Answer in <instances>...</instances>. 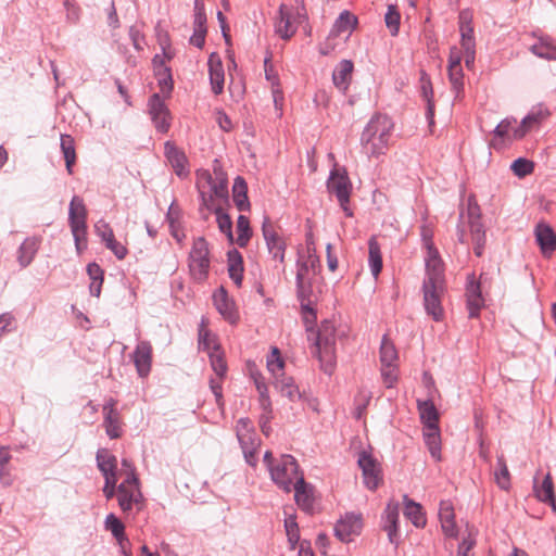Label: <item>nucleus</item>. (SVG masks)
Here are the masks:
<instances>
[{"instance_id":"obj_11","label":"nucleus","mask_w":556,"mask_h":556,"mask_svg":"<svg viewBox=\"0 0 556 556\" xmlns=\"http://www.w3.org/2000/svg\"><path fill=\"white\" fill-rule=\"evenodd\" d=\"M262 232L271 258L283 265L287 245L283 238L279 236L267 216L264 217Z\"/></svg>"},{"instance_id":"obj_20","label":"nucleus","mask_w":556,"mask_h":556,"mask_svg":"<svg viewBox=\"0 0 556 556\" xmlns=\"http://www.w3.org/2000/svg\"><path fill=\"white\" fill-rule=\"evenodd\" d=\"M213 302L218 313L230 324H235L238 319V313L235 303L229 299L227 291L220 287L213 294Z\"/></svg>"},{"instance_id":"obj_63","label":"nucleus","mask_w":556,"mask_h":556,"mask_svg":"<svg viewBox=\"0 0 556 556\" xmlns=\"http://www.w3.org/2000/svg\"><path fill=\"white\" fill-rule=\"evenodd\" d=\"M240 445H241L245 462L250 466L255 467L257 465L256 454H257V450L260 447V442H252L251 446H247V444L245 445L240 444Z\"/></svg>"},{"instance_id":"obj_48","label":"nucleus","mask_w":556,"mask_h":556,"mask_svg":"<svg viewBox=\"0 0 556 556\" xmlns=\"http://www.w3.org/2000/svg\"><path fill=\"white\" fill-rule=\"evenodd\" d=\"M285 529L291 549H295L300 541V530L294 515H289L285 519Z\"/></svg>"},{"instance_id":"obj_54","label":"nucleus","mask_w":556,"mask_h":556,"mask_svg":"<svg viewBox=\"0 0 556 556\" xmlns=\"http://www.w3.org/2000/svg\"><path fill=\"white\" fill-rule=\"evenodd\" d=\"M211 366L216 376L219 379H223L227 372V365L223 357V355L219 353V351L216 352H210L208 353Z\"/></svg>"},{"instance_id":"obj_38","label":"nucleus","mask_w":556,"mask_h":556,"mask_svg":"<svg viewBox=\"0 0 556 556\" xmlns=\"http://www.w3.org/2000/svg\"><path fill=\"white\" fill-rule=\"evenodd\" d=\"M404 504L405 517L410 520L415 527H424L426 525V517L422 513L421 506L418 503L409 500L407 495L404 496Z\"/></svg>"},{"instance_id":"obj_58","label":"nucleus","mask_w":556,"mask_h":556,"mask_svg":"<svg viewBox=\"0 0 556 556\" xmlns=\"http://www.w3.org/2000/svg\"><path fill=\"white\" fill-rule=\"evenodd\" d=\"M515 123L516 119L513 117L504 118L493 130L495 139H498L501 142H503V140L508 136Z\"/></svg>"},{"instance_id":"obj_1","label":"nucleus","mask_w":556,"mask_h":556,"mask_svg":"<svg viewBox=\"0 0 556 556\" xmlns=\"http://www.w3.org/2000/svg\"><path fill=\"white\" fill-rule=\"evenodd\" d=\"M394 129V123L386 114H375L361 135V147L368 157L386 154Z\"/></svg>"},{"instance_id":"obj_56","label":"nucleus","mask_w":556,"mask_h":556,"mask_svg":"<svg viewBox=\"0 0 556 556\" xmlns=\"http://www.w3.org/2000/svg\"><path fill=\"white\" fill-rule=\"evenodd\" d=\"M198 188L201 197V210L206 208L208 212L215 213V208H222L220 206L216 205L215 200L217 198L213 193L205 191L204 187H202L200 184H198Z\"/></svg>"},{"instance_id":"obj_49","label":"nucleus","mask_w":556,"mask_h":556,"mask_svg":"<svg viewBox=\"0 0 556 556\" xmlns=\"http://www.w3.org/2000/svg\"><path fill=\"white\" fill-rule=\"evenodd\" d=\"M78 254L87 248V223L70 225Z\"/></svg>"},{"instance_id":"obj_4","label":"nucleus","mask_w":556,"mask_h":556,"mask_svg":"<svg viewBox=\"0 0 556 556\" xmlns=\"http://www.w3.org/2000/svg\"><path fill=\"white\" fill-rule=\"evenodd\" d=\"M336 334L334 328L330 323H324L318 330L315 343V354L317 355L320 368L328 375H331L336 366Z\"/></svg>"},{"instance_id":"obj_24","label":"nucleus","mask_w":556,"mask_h":556,"mask_svg":"<svg viewBox=\"0 0 556 556\" xmlns=\"http://www.w3.org/2000/svg\"><path fill=\"white\" fill-rule=\"evenodd\" d=\"M164 154L177 176L185 177L188 175L187 157L173 142H165Z\"/></svg>"},{"instance_id":"obj_53","label":"nucleus","mask_w":556,"mask_h":556,"mask_svg":"<svg viewBox=\"0 0 556 556\" xmlns=\"http://www.w3.org/2000/svg\"><path fill=\"white\" fill-rule=\"evenodd\" d=\"M401 15L395 5H389L384 15L386 25L392 36H396L400 29Z\"/></svg>"},{"instance_id":"obj_19","label":"nucleus","mask_w":556,"mask_h":556,"mask_svg":"<svg viewBox=\"0 0 556 556\" xmlns=\"http://www.w3.org/2000/svg\"><path fill=\"white\" fill-rule=\"evenodd\" d=\"M131 357L138 375L140 377H147L151 371L152 363V346L150 342H138Z\"/></svg>"},{"instance_id":"obj_21","label":"nucleus","mask_w":556,"mask_h":556,"mask_svg":"<svg viewBox=\"0 0 556 556\" xmlns=\"http://www.w3.org/2000/svg\"><path fill=\"white\" fill-rule=\"evenodd\" d=\"M538 40L530 47V51L538 58L556 61V39L548 35L532 34Z\"/></svg>"},{"instance_id":"obj_62","label":"nucleus","mask_w":556,"mask_h":556,"mask_svg":"<svg viewBox=\"0 0 556 556\" xmlns=\"http://www.w3.org/2000/svg\"><path fill=\"white\" fill-rule=\"evenodd\" d=\"M94 231L101 238L103 243L114 238L111 226L104 219H100L94 224Z\"/></svg>"},{"instance_id":"obj_52","label":"nucleus","mask_w":556,"mask_h":556,"mask_svg":"<svg viewBox=\"0 0 556 556\" xmlns=\"http://www.w3.org/2000/svg\"><path fill=\"white\" fill-rule=\"evenodd\" d=\"M510 169L517 177L523 178L532 174L534 170V163L528 159L519 157L511 163Z\"/></svg>"},{"instance_id":"obj_22","label":"nucleus","mask_w":556,"mask_h":556,"mask_svg":"<svg viewBox=\"0 0 556 556\" xmlns=\"http://www.w3.org/2000/svg\"><path fill=\"white\" fill-rule=\"evenodd\" d=\"M439 520L445 536L453 539L457 538L458 529L455 521L454 507L450 501H441L439 507Z\"/></svg>"},{"instance_id":"obj_7","label":"nucleus","mask_w":556,"mask_h":556,"mask_svg":"<svg viewBox=\"0 0 556 556\" xmlns=\"http://www.w3.org/2000/svg\"><path fill=\"white\" fill-rule=\"evenodd\" d=\"M327 189L330 193L336 195L345 215L351 217L353 213L349 207V202L352 184L344 167H339L338 165L333 166L327 180Z\"/></svg>"},{"instance_id":"obj_32","label":"nucleus","mask_w":556,"mask_h":556,"mask_svg":"<svg viewBox=\"0 0 556 556\" xmlns=\"http://www.w3.org/2000/svg\"><path fill=\"white\" fill-rule=\"evenodd\" d=\"M97 466L103 477H117V459L106 448H100L97 452Z\"/></svg>"},{"instance_id":"obj_55","label":"nucleus","mask_w":556,"mask_h":556,"mask_svg":"<svg viewBox=\"0 0 556 556\" xmlns=\"http://www.w3.org/2000/svg\"><path fill=\"white\" fill-rule=\"evenodd\" d=\"M467 535L462 539L458 545L457 553L468 555L469 551L476 545V530L473 527L467 525Z\"/></svg>"},{"instance_id":"obj_6","label":"nucleus","mask_w":556,"mask_h":556,"mask_svg":"<svg viewBox=\"0 0 556 556\" xmlns=\"http://www.w3.org/2000/svg\"><path fill=\"white\" fill-rule=\"evenodd\" d=\"M210 249L203 237L193 240L188 256V267L191 278L197 282L204 281L210 270Z\"/></svg>"},{"instance_id":"obj_31","label":"nucleus","mask_w":556,"mask_h":556,"mask_svg":"<svg viewBox=\"0 0 556 556\" xmlns=\"http://www.w3.org/2000/svg\"><path fill=\"white\" fill-rule=\"evenodd\" d=\"M534 233L536 242L544 254L551 253L556 249V235L548 225L538 224Z\"/></svg>"},{"instance_id":"obj_13","label":"nucleus","mask_w":556,"mask_h":556,"mask_svg":"<svg viewBox=\"0 0 556 556\" xmlns=\"http://www.w3.org/2000/svg\"><path fill=\"white\" fill-rule=\"evenodd\" d=\"M304 16L294 12L292 8L281 4L279 16L275 23V31L281 39H290L298 29V25Z\"/></svg>"},{"instance_id":"obj_25","label":"nucleus","mask_w":556,"mask_h":556,"mask_svg":"<svg viewBox=\"0 0 556 556\" xmlns=\"http://www.w3.org/2000/svg\"><path fill=\"white\" fill-rule=\"evenodd\" d=\"M466 296L469 316L471 318L477 317L484 305V300L481 294L480 283L475 280L473 275L468 278Z\"/></svg>"},{"instance_id":"obj_57","label":"nucleus","mask_w":556,"mask_h":556,"mask_svg":"<svg viewBox=\"0 0 556 556\" xmlns=\"http://www.w3.org/2000/svg\"><path fill=\"white\" fill-rule=\"evenodd\" d=\"M236 432L240 444H244L249 433H255L249 418H240L237 421Z\"/></svg>"},{"instance_id":"obj_39","label":"nucleus","mask_w":556,"mask_h":556,"mask_svg":"<svg viewBox=\"0 0 556 556\" xmlns=\"http://www.w3.org/2000/svg\"><path fill=\"white\" fill-rule=\"evenodd\" d=\"M68 223L70 225L87 223V208L84 200L78 195H74L70 202Z\"/></svg>"},{"instance_id":"obj_12","label":"nucleus","mask_w":556,"mask_h":556,"mask_svg":"<svg viewBox=\"0 0 556 556\" xmlns=\"http://www.w3.org/2000/svg\"><path fill=\"white\" fill-rule=\"evenodd\" d=\"M117 500L124 513H128L132 508L140 510L142 507V494L139 488V480L123 481L117 486Z\"/></svg>"},{"instance_id":"obj_37","label":"nucleus","mask_w":556,"mask_h":556,"mask_svg":"<svg viewBox=\"0 0 556 556\" xmlns=\"http://www.w3.org/2000/svg\"><path fill=\"white\" fill-rule=\"evenodd\" d=\"M418 412L424 428L439 427V413L430 400L418 401Z\"/></svg>"},{"instance_id":"obj_51","label":"nucleus","mask_w":556,"mask_h":556,"mask_svg":"<svg viewBox=\"0 0 556 556\" xmlns=\"http://www.w3.org/2000/svg\"><path fill=\"white\" fill-rule=\"evenodd\" d=\"M199 344L204 350L208 351V353L219 351L215 336L205 329L203 320L199 328Z\"/></svg>"},{"instance_id":"obj_45","label":"nucleus","mask_w":556,"mask_h":556,"mask_svg":"<svg viewBox=\"0 0 556 556\" xmlns=\"http://www.w3.org/2000/svg\"><path fill=\"white\" fill-rule=\"evenodd\" d=\"M494 478L495 482L502 490H508L510 485V476L503 455L497 456Z\"/></svg>"},{"instance_id":"obj_14","label":"nucleus","mask_w":556,"mask_h":556,"mask_svg":"<svg viewBox=\"0 0 556 556\" xmlns=\"http://www.w3.org/2000/svg\"><path fill=\"white\" fill-rule=\"evenodd\" d=\"M363 529V518L361 514L348 513L339 519L334 526V535L341 542H351L361 534Z\"/></svg>"},{"instance_id":"obj_26","label":"nucleus","mask_w":556,"mask_h":556,"mask_svg":"<svg viewBox=\"0 0 556 556\" xmlns=\"http://www.w3.org/2000/svg\"><path fill=\"white\" fill-rule=\"evenodd\" d=\"M399 504L390 502L383 514V529L388 533L389 541L393 544H396L399 539Z\"/></svg>"},{"instance_id":"obj_44","label":"nucleus","mask_w":556,"mask_h":556,"mask_svg":"<svg viewBox=\"0 0 556 556\" xmlns=\"http://www.w3.org/2000/svg\"><path fill=\"white\" fill-rule=\"evenodd\" d=\"M252 236V230L250 227V220L244 215H239L237 219V238L235 239V242L240 247L244 248Z\"/></svg>"},{"instance_id":"obj_30","label":"nucleus","mask_w":556,"mask_h":556,"mask_svg":"<svg viewBox=\"0 0 556 556\" xmlns=\"http://www.w3.org/2000/svg\"><path fill=\"white\" fill-rule=\"evenodd\" d=\"M533 490L535 497L543 503L549 504L556 510V501L554 495V484L549 473L545 475L541 484L538 483L536 478L533 481Z\"/></svg>"},{"instance_id":"obj_47","label":"nucleus","mask_w":556,"mask_h":556,"mask_svg":"<svg viewBox=\"0 0 556 556\" xmlns=\"http://www.w3.org/2000/svg\"><path fill=\"white\" fill-rule=\"evenodd\" d=\"M356 24V17L348 11L342 12L337 18L332 31L336 35L350 34Z\"/></svg>"},{"instance_id":"obj_41","label":"nucleus","mask_w":556,"mask_h":556,"mask_svg":"<svg viewBox=\"0 0 556 556\" xmlns=\"http://www.w3.org/2000/svg\"><path fill=\"white\" fill-rule=\"evenodd\" d=\"M61 150L65 160L67 173L73 174V165L76 162L75 142L72 136L61 135Z\"/></svg>"},{"instance_id":"obj_10","label":"nucleus","mask_w":556,"mask_h":556,"mask_svg":"<svg viewBox=\"0 0 556 556\" xmlns=\"http://www.w3.org/2000/svg\"><path fill=\"white\" fill-rule=\"evenodd\" d=\"M445 285L422 283L424 306L426 313L434 320L441 321L444 317L442 296Z\"/></svg>"},{"instance_id":"obj_23","label":"nucleus","mask_w":556,"mask_h":556,"mask_svg":"<svg viewBox=\"0 0 556 556\" xmlns=\"http://www.w3.org/2000/svg\"><path fill=\"white\" fill-rule=\"evenodd\" d=\"M208 76L211 88L214 94H220L224 91L225 73L220 58L212 53L208 58Z\"/></svg>"},{"instance_id":"obj_8","label":"nucleus","mask_w":556,"mask_h":556,"mask_svg":"<svg viewBox=\"0 0 556 556\" xmlns=\"http://www.w3.org/2000/svg\"><path fill=\"white\" fill-rule=\"evenodd\" d=\"M426 247L425 265L426 275L422 283L445 285L444 265L438 250L433 247L430 238L424 232Z\"/></svg>"},{"instance_id":"obj_3","label":"nucleus","mask_w":556,"mask_h":556,"mask_svg":"<svg viewBox=\"0 0 556 556\" xmlns=\"http://www.w3.org/2000/svg\"><path fill=\"white\" fill-rule=\"evenodd\" d=\"M319 267V258L315 249L307 244L306 252L299 253L296 261V295L298 299L314 298L313 285Z\"/></svg>"},{"instance_id":"obj_16","label":"nucleus","mask_w":556,"mask_h":556,"mask_svg":"<svg viewBox=\"0 0 556 556\" xmlns=\"http://www.w3.org/2000/svg\"><path fill=\"white\" fill-rule=\"evenodd\" d=\"M357 463L362 469L366 488L376 490L382 480L380 464L367 452L359 454Z\"/></svg>"},{"instance_id":"obj_46","label":"nucleus","mask_w":556,"mask_h":556,"mask_svg":"<svg viewBox=\"0 0 556 556\" xmlns=\"http://www.w3.org/2000/svg\"><path fill=\"white\" fill-rule=\"evenodd\" d=\"M397 352L394 344L384 336L380 346V362L382 366L396 365Z\"/></svg>"},{"instance_id":"obj_34","label":"nucleus","mask_w":556,"mask_h":556,"mask_svg":"<svg viewBox=\"0 0 556 556\" xmlns=\"http://www.w3.org/2000/svg\"><path fill=\"white\" fill-rule=\"evenodd\" d=\"M424 441L431 457L441 460V434L439 427L424 428Z\"/></svg>"},{"instance_id":"obj_28","label":"nucleus","mask_w":556,"mask_h":556,"mask_svg":"<svg viewBox=\"0 0 556 556\" xmlns=\"http://www.w3.org/2000/svg\"><path fill=\"white\" fill-rule=\"evenodd\" d=\"M292 489L294 490V498L296 504L303 510L312 511L314 504L312 485L307 484L302 477L296 479V482L293 483Z\"/></svg>"},{"instance_id":"obj_27","label":"nucleus","mask_w":556,"mask_h":556,"mask_svg":"<svg viewBox=\"0 0 556 556\" xmlns=\"http://www.w3.org/2000/svg\"><path fill=\"white\" fill-rule=\"evenodd\" d=\"M104 529L111 532V534L117 541L122 553L125 556H130V553L126 551V545L129 544V540L125 533V526L113 513L105 517Z\"/></svg>"},{"instance_id":"obj_9","label":"nucleus","mask_w":556,"mask_h":556,"mask_svg":"<svg viewBox=\"0 0 556 556\" xmlns=\"http://www.w3.org/2000/svg\"><path fill=\"white\" fill-rule=\"evenodd\" d=\"M472 15L468 10L459 13L460 46L465 54V64L471 68L476 60V40L473 27L471 26Z\"/></svg>"},{"instance_id":"obj_33","label":"nucleus","mask_w":556,"mask_h":556,"mask_svg":"<svg viewBox=\"0 0 556 556\" xmlns=\"http://www.w3.org/2000/svg\"><path fill=\"white\" fill-rule=\"evenodd\" d=\"M40 240L36 237L26 238L17 251V262L22 267H27L35 258Z\"/></svg>"},{"instance_id":"obj_36","label":"nucleus","mask_w":556,"mask_h":556,"mask_svg":"<svg viewBox=\"0 0 556 556\" xmlns=\"http://www.w3.org/2000/svg\"><path fill=\"white\" fill-rule=\"evenodd\" d=\"M227 255L229 277L237 287H240L243 278L242 256L236 249L230 250Z\"/></svg>"},{"instance_id":"obj_60","label":"nucleus","mask_w":556,"mask_h":556,"mask_svg":"<svg viewBox=\"0 0 556 556\" xmlns=\"http://www.w3.org/2000/svg\"><path fill=\"white\" fill-rule=\"evenodd\" d=\"M381 377L387 388H392L397 381L396 365H386L381 368Z\"/></svg>"},{"instance_id":"obj_40","label":"nucleus","mask_w":556,"mask_h":556,"mask_svg":"<svg viewBox=\"0 0 556 556\" xmlns=\"http://www.w3.org/2000/svg\"><path fill=\"white\" fill-rule=\"evenodd\" d=\"M267 369L271 374L273 381H277V379H281L286 376L285 361L280 356V351L278 348H273L270 354L267 356Z\"/></svg>"},{"instance_id":"obj_15","label":"nucleus","mask_w":556,"mask_h":556,"mask_svg":"<svg viewBox=\"0 0 556 556\" xmlns=\"http://www.w3.org/2000/svg\"><path fill=\"white\" fill-rule=\"evenodd\" d=\"M148 109L156 130L163 134L167 132L170 127L172 117L169 110L159 93H154L150 97Z\"/></svg>"},{"instance_id":"obj_43","label":"nucleus","mask_w":556,"mask_h":556,"mask_svg":"<svg viewBox=\"0 0 556 556\" xmlns=\"http://www.w3.org/2000/svg\"><path fill=\"white\" fill-rule=\"evenodd\" d=\"M369 255H368V264L370 267V271L375 278L378 277L382 269V256L380 252L379 243L375 238H371L368 242Z\"/></svg>"},{"instance_id":"obj_18","label":"nucleus","mask_w":556,"mask_h":556,"mask_svg":"<svg viewBox=\"0 0 556 556\" xmlns=\"http://www.w3.org/2000/svg\"><path fill=\"white\" fill-rule=\"evenodd\" d=\"M462 51L457 47H452L448 55V78L453 90L459 93L464 87V74L462 68Z\"/></svg>"},{"instance_id":"obj_64","label":"nucleus","mask_w":556,"mask_h":556,"mask_svg":"<svg viewBox=\"0 0 556 556\" xmlns=\"http://www.w3.org/2000/svg\"><path fill=\"white\" fill-rule=\"evenodd\" d=\"M124 476V481H137L138 477L136 475V469L132 466L131 462L127 458L122 460V467L117 469V477Z\"/></svg>"},{"instance_id":"obj_35","label":"nucleus","mask_w":556,"mask_h":556,"mask_svg":"<svg viewBox=\"0 0 556 556\" xmlns=\"http://www.w3.org/2000/svg\"><path fill=\"white\" fill-rule=\"evenodd\" d=\"M273 384L281 395L288 397L291 402L300 401L303 397L292 377L285 376L277 379V381H273Z\"/></svg>"},{"instance_id":"obj_59","label":"nucleus","mask_w":556,"mask_h":556,"mask_svg":"<svg viewBox=\"0 0 556 556\" xmlns=\"http://www.w3.org/2000/svg\"><path fill=\"white\" fill-rule=\"evenodd\" d=\"M421 83H422V86H421L422 93L428 102L427 117L431 121L433 118V103L430 100V97L432 96V87H431L430 79L428 78V76L425 73H422V75H421Z\"/></svg>"},{"instance_id":"obj_42","label":"nucleus","mask_w":556,"mask_h":556,"mask_svg":"<svg viewBox=\"0 0 556 556\" xmlns=\"http://www.w3.org/2000/svg\"><path fill=\"white\" fill-rule=\"evenodd\" d=\"M208 185V191L217 199L226 200L228 197L227 180L223 176L213 178L211 174L204 173L202 176Z\"/></svg>"},{"instance_id":"obj_5","label":"nucleus","mask_w":556,"mask_h":556,"mask_svg":"<svg viewBox=\"0 0 556 556\" xmlns=\"http://www.w3.org/2000/svg\"><path fill=\"white\" fill-rule=\"evenodd\" d=\"M269 475L273 482L288 493L291 492L296 479L303 477L295 458L289 454H282L277 458V464L270 467Z\"/></svg>"},{"instance_id":"obj_61","label":"nucleus","mask_w":556,"mask_h":556,"mask_svg":"<svg viewBox=\"0 0 556 556\" xmlns=\"http://www.w3.org/2000/svg\"><path fill=\"white\" fill-rule=\"evenodd\" d=\"M370 401V394L365 391H361L357 396L355 397V409H354V416L356 419H361L368 403Z\"/></svg>"},{"instance_id":"obj_50","label":"nucleus","mask_w":556,"mask_h":556,"mask_svg":"<svg viewBox=\"0 0 556 556\" xmlns=\"http://www.w3.org/2000/svg\"><path fill=\"white\" fill-rule=\"evenodd\" d=\"M216 214V223L218 225V229L223 232L229 242H235L233 233H232V222L230 216L223 211V208H215Z\"/></svg>"},{"instance_id":"obj_29","label":"nucleus","mask_w":556,"mask_h":556,"mask_svg":"<svg viewBox=\"0 0 556 556\" xmlns=\"http://www.w3.org/2000/svg\"><path fill=\"white\" fill-rule=\"evenodd\" d=\"M354 70L353 62L350 60H342L336 66L332 73V81L334 86L342 92H345L352 79Z\"/></svg>"},{"instance_id":"obj_2","label":"nucleus","mask_w":556,"mask_h":556,"mask_svg":"<svg viewBox=\"0 0 556 556\" xmlns=\"http://www.w3.org/2000/svg\"><path fill=\"white\" fill-rule=\"evenodd\" d=\"M469 237L473 243V251L481 256L485 243V232L481 223V211L473 195L467 199L466 207L459 211L457 224V239L460 243H468Z\"/></svg>"},{"instance_id":"obj_17","label":"nucleus","mask_w":556,"mask_h":556,"mask_svg":"<svg viewBox=\"0 0 556 556\" xmlns=\"http://www.w3.org/2000/svg\"><path fill=\"white\" fill-rule=\"evenodd\" d=\"M104 420L103 425L105 432L110 439H117L122 435V426L119 419V413L116 409V401L110 399L103 405Z\"/></svg>"}]
</instances>
